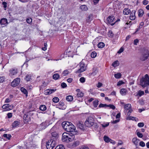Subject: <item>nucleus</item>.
Here are the masks:
<instances>
[{
	"label": "nucleus",
	"mask_w": 149,
	"mask_h": 149,
	"mask_svg": "<svg viewBox=\"0 0 149 149\" xmlns=\"http://www.w3.org/2000/svg\"><path fill=\"white\" fill-rule=\"evenodd\" d=\"M62 125L64 129L66 131L70 132L69 133L76 135L75 126L71 123L68 122H64L62 123Z\"/></svg>",
	"instance_id": "f257e3e1"
},
{
	"label": "nucleus",
	"mask_w": 149,
	"mask_h": 149,
	"mask_svg": "<svg viewBox=\"0 0 149 149\" xmlns=\"http://www.w3.org/2000/svg\"><path fill=\"white\" fill-rule=\"evenodd\" d=\"M75 135L70 133L64 132L62 135V140L63 141L69 142L74 139Z\"/></svg>",
	"instance_id": "f03ea898"
},
{
	"label": "nucleus",
	"mask_w": 149,
	"mask_h": 149,
	"mask_svg": "<svg viewBox=\"0 0 149 149\" xmlns=\"http://www.w3.org/2000/svg\"><path fill=\"white\" fill-rule=\"evenodd\" d=\"M140 84L143 87L147 86L149 91V77L146 74L144 77H143L140 80Z\"/></svg>",
	"instance_id": "7ed1b4c3"
},
{
	"label": "nucleus",
	"mask_w": 149,
	"mask_h": 149,
	"mask_svg": "<svg viewBox=\"0 0 149 149\" xmlns=\"http://www.w3.org/2000/svg\"><path fill=\"white\" fill-rule=\"evenodd\" d=\"M94 119L92 117H89L86 120L85 122V125L88 127H90L94 124Z\"/></svg>",
	"instance_id": "20e7f679"
},
{
	"label": "nucleus",
	"mask_w": 149,
	"mask_h": 149,
	"mask_svg": "<svg viewBox=\"0 0 149 149\" xmlns=\"http://www.w3.org/2000/svg\"><path fill=\"white\" fill-rule=\"evenodd\" d=\"M56 145V141L52 139L46 143V146L47 149H52Z\"/></svg>",
	"instance_id": "39448f33"
},
{
	"label": "nucleus",
	"mask_w": 149,
	"mask_h": 149,
	"mask_svg": "<svg viewBox=\"0 0 149 149\" xmlns=\"http://www.w3.org/2000/svg\"><path fill=\"white\" fill-rule=\"evenodd\" d=\"M80 68L77 70L78 73H81L85 71L86 70V66L85 63L81 61L79 63Z\"/></svg>",
	"instance_id": "423d86ee"
},
{
	"label": "nucleus",
	"mask_w": 149,
	"mask_h": 149,
	"mask_svg": "<svg viewBox=\"0 0 149 149\" xmlns=\"http://www.w3.org/2000/svg\"><path fill=\"white\" fill-rule=\"evenodd\" d=\"M17 70L15 68H12L9 71V75L11 77H14L17 73Z\"/></svg>",
	"instance_id": "0eeeda50"
},
{
	"label": "nucleus",
	"mask_w": 149,
	"mask_h": 149,
	"mask_svg": "<svg viewBox=\"0 0 149 149\" xmlns=\"http://www.w3.org/2000/svg\"><path fill=\"white\" fill-rule=\"evenodd\" d=\"M20 81V78H16L12 82L11 86L14 87L16 86L19 84Z\"/></svg>",
	"instance_id": "6e6552de"
},
{
	"label": "nucleus",
	"mask_w": 149,
	"mask_h": 149,
	"mask_svg": "<svg viewBox=\"0 0 149 149\" xmlns=\"http://www.w3.org/2000/svg\"><path fill=\"white\" fill-rule=\"evenodd\" d=\"M56 129V127L54 126L50 130V132L51 133V136H52V138H56L57 136V133L56 132H54V131Z\"/></svg>",
	"instance_id": "1a4fd4ad"
},
{
	"label": "nucleus",
	"mask_w": 149,
	"mask_h": 149,
	"mask_svg": "<svg viewBox=\"0 0 149 149\" xmlns=\"http://www.w3.org/2000/svg\"><path fill=\"white\" fill-rule=\"evenodd\" d=\"M146 53L143 54L141 58V59L142 61H144L147 59L149 56V52L148 50L146 51Z\"/></svg>",
	"instance_id": "9d476101"
},
{
	"label": "nucleus",
	"mask_w": 149,
	"mask_h": 149,
	"mask_svg": "<svg viewBox=\"0 0 149 149\" xmlns=\"http://www.w3.org/2000/svg\"><path fill=\"white\" fill-rule=\"evenodd\" d=\"M56 90V89H48L45 91L44 93L45 95H50L52 93L55 92Z\"/></svg>",
	"instance_id": "9b49d317"
},
{
	"label": "nucleus",
	"mask_w": 149,
	"mask_h": 149,
	"mask_svg": "<svg viewBox=\"0 0 149 149\" xmlns=\"http://www.w3.org/2000/svg\"><path fill=\"white\" fill-rule=\"evenodd\" d=\"M135 10H133L130 13V19L131 20H134L136 18L135 14L136 13Z\"/></svg>",
	"instance_id": "f8f14e48"
},
{
	"label": "nucleus",
	"mask_w": 149,
	"mask_h": 149,
	"mask_svg": "<svg viewBox=\"0 0 149 149\" xmlns=\"http://www.w3.org/2000/svg\"><path fill=\"white\" fill-rule=\"evenodd\" d=\"M114 19V16H109L107 19L108 22L109 23H111L113 21Z\"/></svg>",
	"instance_id": "ddd939ff"
},
{
	"label": "nucleus",
	"mask_w": 149,
	"mask_h": 149,
	"mask_svg": "<svg viewBox=\"0 0 149 149\" xmlns=\"http://www.w3.org/2000/svg\"><path fill=\"white\" fill-rule=\"evenodd\" d=\"M77 126L80 129L83 130L84 128V125L83 124L82 122L80 121H79L77 124Z\"/></svg>",
	"instance_id": "4468645a"
},
{
	"label": "nucleus",
	"mask_w": 149,
	"mask_h": 149,
	"mask_svg": "<svg viewBox=\"0 0 149 149\" xmlns=\"http://www.w3.org/2000/svg\"><path fill=\"white\" fill-rule=\"evenodd\" d=\"M2 108L5 109L6 111H8L11 109V108H10L9 104H6L3 105L2 107Z\"/></svg>",
	"instance_id": "2eb2a0df"
},
{
	"label": "nucleus",
	"mask_w": 149,
	"mask_h": 149,
	"mask_svg": "<svg viewBox=\"0 0 149 149\" xmlns=\"http://www.w3.org/2000/svg\"><path fill=\"white\" fill-rule=\"evenodd\" d=\"M139 141V140L136 137L132 139V142L136 146V147L138 145V142Z\"/></svg>",
	"instance_id": "dca6fc26"
},
{
	"label": "nucleus",
	"mask_w": 149,
	"mask_h": 149,
	"mask_svg": "<svg viewBox=\"0 0 149 149\" xmlns=\"http://www.w3.org/2000/svg\"><path fill=\"white\" fill-rule=\"evenodd\" d=\"M0 24L1 25H5L7 24V20L6 18H2L0 21Z\"/></svg>",
	"instance_id": "f3484780"
},
{
	"label": "nucleus",
	"mask_w": 149,
	"mask_h": 149,
	"mask_svg": "<svg viewBox=\"0 0 149 149\" xmlns=\"http://www.w3.org/2000/svg\"><path fill=\"white\" fill-rule=\"evenodd\" d=\"M131 11L128 8H125L123 10V13L124 15H128L130 13Z\"/></svg>",
	"instance_id": "a211bd4d"
},
{
	"label": "nucleus",
	"mask_w": 149,
	"mask_h": 149,
	"mask_svg": "<svg viewBox=\"0 0 149 149\" xmlns=\"http://www.w3.org/2000/svg\"><path fill=\"white\" fill-rule=\"evenodd\" d=\"M80 9L82 11H86L88 10V8L86 5H83L80 7Z\"/></svg>",
	"instance_id": "6ab92c4d"
},
{
	"label": "nucleus",
	"mask_w": 149,
	"mask_h": 149,
	"mask_svg": "<svg viewBox=\"0 0 149 149\" xmlns=\"http://www.w3.org/2000/svg\"><path fill=\"white\" fill-rule=\"evenodd\" d=\"M93 17V16L92 15H89L87 17V19H86V22L88 23H89V22H90L92 20Z\"/></svg>",
	"instance_id": "aec40b11"
},
{
	"label": "nucleus",
	"mask_w": 149,
	"mask_h": 149,
	"mask_svg": "<svg viewBox=\"0 0 149 149\" xmlns=\"http://www.w3.org/2000/svg\"><path fill=\"white\" fill-rule=\"evenodd\" d=\"M20 124V122L17 121H15L12 123V125L13 127L17 126Z\"/></svg>",
	"instance_id": "412c9836"
},
{
	"label": "nucleus",
	"mask_w": 149,
	"mask_h": 149,
	"mask_svg": "<svg viewBox=\"0 0 149 149\" xmlns=\"http://www.w3.org/2000/svg\"><path fill=\"white\" fill-rule=\"evenodd\" d=\"M138 16L139 17H141L144 11L142 9H140L138 11Z\"/></svg>",
	"instance_id": "4be33fe9"
},
{
	"label": "nucleus",
	"mask_w": 149,
	"mask_h": 149,
	"mask_svg": "<svg viewBox=\"0 0 149 149\" xmlns=\"http://www.w3.org/2000/svg\"><path fill=\"white\" fill-rule=\"evenodd\" d=\"M119 61L116 60L112 64V65L115 68L119 65Z\"/></svg>",
	"instance_id": "5701e85b"
},
{
	"label": "nucleus",
	"mask_w": 149,
	"mask_h": 149,
	"mask_svg": "<svg viewBox=\"0 0 149 149\" xmlns=\"http://www.w3.org/2000/svg\"><path fill=\"white\" fill-rule=\"evenodd\" d=\"M70 73L69 71L67 70H64L62 73V76H65L67 75Z\"/></svg>",
	"instance_id": "b1692460"
},
{
	"label": "nucleus",
	"mask_w": 149,
	"mask_h": 149,
	"mask_svg": "<svg viewBox=\"0 0 149 149\" xmlns=\"http://www.w3.org/2000/svg\"><path fill=\"white\" fill-rule=\"evenodd\" d=\"M60 77L59 75L57 74L56 73L53 74V78L55 80H57Z\"/></svg>",
	"instance_id": "393cba45"
},
{
	"label": "nucleus",
	"mask_w": 149,
	"mask_h": 149,
	"mask_svg": "<svg viewBox=\"0 0 149 149\" xmlns=\"http://www.w3.org/2000/svg\"><path fill=\"white\" fill-rule=\"evenodd\" d=\"M80 143L79 141H77L73 143L72 146L74 147H76L78 146Z\"/></svg>",
	"instance_id": "a878e982"
},
{
	"label": "nucleus",
	"mask_w": 149,
	"mask_h": 149,
	"mask_svg": "<svg viewBox=\"0 0 149 149\" xmlns=\"http://www.w3.org/2000/svg\"><path fill=\"white\" fill-rule=\"evenodd\" d=\"M98 72L97 68H95L93 69V72L91 73V74L93 76L95 75Z\"/></svg>",
	"instance_id": "bb28decb"
},
{
	"label": "nucleus",
	"mask_w": 149,
	"mask_h": 149,
	"mask_svg": "<svg viewBox=\"0 0 149 149\" xmlns=\"http://www.w3.org/2000/svg\"><path fill=\"white\" fill-rule=\"evenodd\" d=\"M120 93L121 95H125L126 93V90L125 88H122L120 90Z\"/></svg>",
	"instance_id": "cd10ccee"
},
{
	"label": "nucleus",
	"mask_w": 149,
	"mask_h": 149,
	"mask_svg": "<svg viewBox=\"0 0 149 149\" xmlns=\"http://www.w3.org/2000/svg\"><path fill=\"white\" fill-rule=\"evenodd\" d=\"M104 46V44L103 42H100L97 45V47L100 48H102Z\"/></svg>",
	"instance_id": "c85d7f7f"
},
{
	"label": "nucleus",
	"mask_w": 149,
	"mask_h": 149,
	"mask_svg": "<svg viewBox=\"0 0 149 149\" xmlns=\"http://www.w3.org/2000/svg\"><path fill=\"white\" fill-rule=\"evenodd\" d=\"M73 99L72 96L71 95H68L66 97V100L68 101H71Z\"/></svg>",
	"instance_id": "c756f323"
},
{
	"label": "nucleus",
	"mask_w": 149,
	"mask_h": 149,
	"mask_svg": "<svg viewBox=\"0 0 149 149\" xmlns=\"http://www.w3.org/2000/svg\"><path fill=\"white\" fill-rule=\"evenodd\" d=\"M40 109L42 111H44L46 109V107L44 105H42L40 106Z\"/></svg>",
	"instance_id": "7c9ffc66"
},
{
	"label": "nucleus",
	"mask_w": 149,
	"mask_h": 149,
	"mask_svg": "<svg viewBox=\"0 0 149 149\" xmlns=\"http://www.w3.org/2000/svg\"><path fill=\"white\" fill-rule=\"evenodd\" d=\"M99 101L98 100H95L93 102V104L95 107H96L98 104Z\"/></svg>",
	"instance_id": "2f4dec72"
},
{
	"label": "nucleus",
	"mask_w": 149,
	"mask_h": 149,
	"mask_svg": "<svg viewBox=\"0 0 149 149\" xmlns=\"http://www.w3.org/2000/svg\"><path fill=\"white\" fill-rule=\"evenodd\" d=\"M109 123H103L101 124V125H102V127L105 128L107 127L109 125Z\"/></svg>",
	"instance_id": "473e14b6"
},
{
	"label": "nucleus",
	"mask_w": 149,
	"mask_h": 149,
	"mask_svg": "<svg viewBox=\"0 0 149 149\" xmlns=\"http://www.w3.org/2000/svg\"><path fill=\"white\" fill-rule=\"evenodd\" d=\"M55 149H65V148L63 145H60L57 146L56 148Z\"/></svg>",
	"instance_id": "72a5a7b5"
},
{
	"label": "nucleus",
	"mask_w": 149,
	"mask_h": 149,
	"mask_svg": "<svg viewBox=\"0 0 149 149\" xmlns=\"http://www.w3.org/2000/svg\"><path fill=\"white\" fill-rule=\"evenodd\" d=\"M104 140L105 142H109V141H111L110 140V139L108 136H104L103 137Z\"/></svg>",
	"instance_id": "f704fd0d"
},
{
	"label": "nucleus",
	"mask_w": 149,
	"mask_h": 149,
	"mask_svg": "<svg viewBox=\"0 0 149 149\" xmlns=\"http://www.w3.org/2000/svg\"><path fill=\"white\" fill-rule=\"evenodd\" d=\"M3 136L4 137L8 139H10L11 137V135L10 134H4Z\"/></svg>",
	"instance_id": "c9c22d12"
},
{
	"label": "nucleus",
	"mask_w": 149,
	"mask_h": 149,
	"mask_svg": "<svg viewBox=\"0 0 149 149\" xmlns=\"http://www.w3.org/2000/svg\"><path fill=\"white\" fill-rule=\"evenodd\" d=\"M131 107V104H127L125 105V110L129 109Z\"/></svg>",
	"instance_id": "e433bc0d"
},
{
	"label": "nucleus",
	"mask_w": 149,
	"mask_h": 149,
	"mask_svg": "<svg viewBox=\"0 0 149 149\" xmlns=\"http://www.w3.org/2000/svg\"><path fill=\"white\" fill-rule=\"evenodd\" d=\"M97 56V53L95 52H92L91 54V56L92 58H95Z\"/></svg>",
	"instance_id": "4c0bfd02"
},
{
	"label": "nucleus",
	"mask_w": 149,
	"mask_h": 149,
	"mask_svg": "<svg viewBox=\"0 0 149 149\" xmlns=\"http://www.w3.org/2000/svg\"><path fill=\"white\" fill-rule=\"evenodd\" d=\"M20 90L24 94H27V92L26 90L24 88L22 87L20 88Z\"/></svg>",
	"instance_id": "58836bf2"
},
{
	"label": "nucleus",
	"mask_w": 149,
	"mask_h": 149,
	"mask_svg": "<svg viewBox=\"0 0 149 149\" xmlns=\"http://www.w3.org/2000/svg\"><path fill=\"white\" fill-rule=\"evenodd\" d=\"M121 74L119 73L115 74L114 75V77L117 79H119L121 77Z\"/></svg>",
	"instance_id": "ea45409f"
},
{
	"label": "nucleus",
	"mask_w": 149,
	"mask_h": 149,
	"mask_svg": "<svg viewBox=\"0 0 149 149\" xmlns=\"http://www.w3.org/2000/svg\"><path fill=\"white\" fill-rule=\"evenodd\" d=\"M77 95L78 97H82L84 96V94L81 92H79L78 93Z\"/></svg>",
	"instance_id": "a19ab883"
},
{
	"label": "nucleus",
	"mask_w": 149,
	"mask_h": 149,
	"mask_svg": "<svg viewBox=\"0 0 149 149\" xmlns=\"http://www.w3.org/2000/svg\"><path fill=\"white\" fill-rule=\"evenodd\" d=\"M144 25V22H141L140 23V25L139 26L138 28L137 29L136 31H139L140 29L142 27V26Z\"/></svg>",
	"instance_id": "79ce46f5"
},
{
	"label": "nucleus",
	"mask_w": 149,
	"mask_h": 149,
	"mask_svg": "<svg viewBox=\"0 0 149 149\" xmlns=\"http://www.w3.org/2000/svg\"><path fill=\"white\" fill-rule=\"evenodd\" d=\"M144 94V92L143 91H139L138 92L137 95H139V96H141L142 95H143Z\"/></svg>",
	"instance_id": "37998d69"
},
{
	"label": "nucleus",
	"mask_w": 149,
	"mask_h": 149,
	"mask_svg": "<svg viewBox=\"0 0 149 149\" xmlns=\"http://www.w3.org/2000/svg\"><path fill=\"white\" fill-rule=\"evenodd\" d=\"M53 101L54 102L57 103L59 101V99L57 97H55L53 98Z\"/></svg>",
	"instance_id": "c03bdc74"
},
{
	"label": "nucleus",
	"mask_w": 149,
	"mask_h": 149,
	"mask_svg": "<svg viewBox=\"0 0 149 149\" xmlns=\"http://www.w3.org/2000/svg\"><path fill=\"white\" fill-rule=\"evenodd\" d=\"M136 118L134 117L128 116L127 119L129 120H136Z\"/></svg>",
	"instance_id": "a18cd8bd"
},
{
	"label": "nucleus",
	"mask_w": 149,
	"mask_h": 149,
	"mask_svg": "<svg viewBox=\"0 0 149 149\" xmlns=\"http://www.w3.org/2000/svg\"><path fill=\"white\" fill-rule=\"evenodd\" d=\"M25 80L27 81H29L31 79V76L30 75H28L26 77Z\"/></svg>",
	"instance_id": "49530a36"
},
{
	"label": "nucleus",
	"mask_w": 149,
	"mask_h": 149,
	"mask_svg": "<svg viewBox=\"0 0 149 149\" xmlns=\"http://www.w3.org/2000/svg\"><path fill=\"white\" fill-rule=\"evenodd\" d=\"M107 107H109L110 108L113 109H115V106L112 104L107 105Z\"/></svg>",
	"instance_id": "de8ad7c7"
},
{
	"label": "nucleus",
	"mask_w": 149,
	"mask_h": 149,
	"mask_svg": "<svg viewBox=\"0 0 149 149\" xmlns=\"http://www.w3.org/2000/svg\"><path fill=\"white\" fill-rule=\"evenodd\" d=\"M107 105L106 104H100L99 106V107L100 108L103 107H107Z\"/></svg>",
	"instance_id": "09e8293b"
},
{
	"label": "nucleus",
	"mask_w": 149,
	"mask_h": 149,
	"mask_svg": "<svg viewBox=\"0 0 149 149\" xmlns=\"http://www.w3.org/2000/svg\"><path fill=\"white\" fill-rule=\"evenodd\" d=\"M139 145L142 147H144L145 146V144L143 141H141L139 143Z\"/></svg>",
	"instance_id": "8fccbe9b"
},
{
	"label": "nucleus",
	"mask_w": 149,
	"mask_h": 149,
	"mask_svg": "<svg viewBox=\"0 0 149 149\" xmlns=\"http://www.w3.org/2000/svg\"><path fill=\"white\" fill-rule=\"evenodd\" d=\"M138 126L139 127H141L144 126V124L143 123H138Z\"/></svg>",
	"instance_id": "3c124183"
},
{
	"label": "nucleus",
	"mask_w": 149,
	"mask_h": 149,
	"mask_svg": "<svg viewBox=\"0 0 149 149\" xmlns=\"http://www.w3.org/2000/svg\"><path fill=\"white\" fill-rule=\"evenodd\" d=\"M5 78L4 77H0V82H3L5 81Z\"/></svg>",
	"instance_id": "603ef678"
},
{
	"label": "nucleus",
	"mask_w": 149,
	"mask_h": 149,
	"mask_svg": "<svg viewBox=\"0 0 149 149\" xmlns=\"http://www.w3.org/2000/svg\"><path fill=\"white\" fill-rule=\"evenodd\" d=\"M79 80L81 83H83L85 81V79L84 77H81L80 78Z\"/></svg>",
	"instance_id": "864d4df0"
},
{
	"label": "nucleus",
	"mask_w": 149,
	"mask_h": 149,
	"mask_svg": "<svg viewBox=\"0 0 149 149\" xmlns=\"http://www.w3.org/2000/svg\"><path fill=\"white\" fill-rule=\"evenodd\" d=\"M108 34L109 35V36L110 37H112L113 35L112 32L111 31H109L108 32Z\"/></svg>",
	"instance_id": "5fc2aeb1"
},
{
	"label": "nucleus",
	"mask_w": 149,
	"mask_h": 149,
	"mask_svg": "<svg viewBox=\"0 0 149 149\" xmlns=\"http://www.w3.org/2000/svg\"><path fill=\"white\" fill-rule=\"evenodd\" d=\"M137 136L140 138H142L143 135L142 134L140 133L139 132H138L137 133Z\"/></svg>",
	"instance_id": "6e6d98bb"
},
{
	"label": "nucleus",
	"mask_w": 149,
	"mask_h": 149,
	"mask_svg": "<svg viewBox=\"0 0 149 149\" xmlns=\"http://www.w3.org/2000/svg\"><path fill=\"white\" fill-rule=\"evenodd\" d=\"M124 51V48L123 47H121L120 49L119 50L118 52L117 53L118 54H120L122 52Z\"/></svg>",
	"instance_id": "4d7b16f0"
},
{
	"label": "nucleus",
	"mask_w": 149,
	"mask_h": 149,
	"mask_svg": "<svg viewBox=\"0 0 149 149\" xmlns=\"http://www.w3.org/2000/svg\"><path fill=\"white\" fill-rule=\"evenodd\" d=\"M27 22L29 24L30 23L32 22V19L31 18H27L26 19Z\"/></svg>",
	"instance_id": "13d9d810"
},
{
	"label": "nucleus",
	"mask_w": 149,
	"mask_h": 149,
	"mask_svg": "<svg viewBox=\"0 0 149 149\" xmlns=\"http://www.w3.org/2000/svg\"><path fill=\"white\" fill-rule=\"evenodd\" d=\"M12 113H8L7 114V116L8 118H10L12 117Z\"/></svg>",
	"instance_id": "bf43d9fd"
},
{
	"label": "nucleus",
	"mask_w": 149,
	"mask_h": 149,
	"mask_svg": "<svg viewBox=\"0 0 149 149\" xmlns=\"http://www.w3.org/2000/svg\"><path fill=\"white\" fill-rule=\"evenodd\" d=\"M61 86L63 88H65L66 87L67 85L65 83L63 82L61 83Z\"/></svg>",
	"instance_id": "052dcab7"
},
{
	"label": "nucleus",
	"mask_w": 149,
	"mask_h": 149,
	"mask_svg": "<svg viewBox=\"0 0 149 149\" xmlns=\"http://www.w3.org/2000/svg\"><path fill=\"white\" fill-rule=\"evenodd\" d=\"M102 85V84L101 83L98 82L97 84H96V86L98 88L101 87Z\"/></svg>",
	"instance_id": "680f3d73"
},
{
	"label": "nucleus",
	"mask_w": 149,
	"mask_h": 149,
	"mask_svg": "<svg viewBox=\"0 0 149 149\" xmlns=\"http://www.w3.org/2000/svg\"><path fill=\"white\" fill-rule=\"evenodd\" d=\"M2 4L3 5V7L4 8H5L7 7V3L5 1H3L2 2Z\"/></svg>",
	"instance_id": "e2e57ef3"
},
{
	"label": "nucleus",
	"mask_w": 149,
	"mask_h": 149,
	"mask_svg": "<svg viewBox=\"0 0 149 149\" xmlns=\"http://www.w3.org/2000/svg\"><path fill=\"white\" fill-rule=\"evenodd\" d=\"M124 83L122 81H119L117 84V85L118 86H120L121 85L123 84Z\"/></svg>",
	"instance_id": "0e129e2a"
},
{
	"label": "nucleus",
	"mask_w": 149,
	"mask_h": 149,
	"mask_svg": "<svg viewBox=\"0 0 149 149\" xmlns=\"http://www.w3.org/2000/svg\"><path fill=\"white\" fill-rule=\"evenodd\" d=\"M11 101V100H10V98H6L5 101V103H9Z\"/></svg>",
	"instance_id": "69168bd1"
},
{
	"label": "nucleus",
	"mask_w": 149,
	"mask_h": 149,
	"mask_svg": "<svg viewBox=\"0 0 149 149\" xmlns=\"http://www.w3.org/2000/svg\"><path fill=\"white\" fill-rule=\"evenodd\" d=\"M139 41L138 39H135L134 40V45H137V43H138Z\"/></svg>",
	"instance_id": "338daca9"
},
{
	"label": "nucleus",
	"mask_w": 149,
	"mask_h": 149,
	"mask_svg": "<svg viewBox=\"0 0 149 149\" xmlns=\"http://www.w3.org/2000/svg\"><path fill=\"white\" fill-rule=\"evenodd\" d=\"M79 149H89L87 147L84 146L81 147Z\"/></svg>",
	"instance_id": "774afa93"
}]
</instances>
